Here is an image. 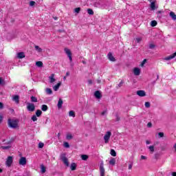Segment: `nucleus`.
Segmentation results:
<instances>
[{"mask_svg": "<svg viewBox=\"0 0 176 176\" xmlns=\"http://www.w3.org/2000/svg\"><path fill=\"white\" fill-rule=\"evenodd\" d=\"M158 135H159L160 138H163V137H164V133L160 132V133H158Z\"/></svg>", "mask_w": 176, "mask_h": 176, "instance_id": "41", "label": "nucleus"}, {"mask_svg": "<svg viewBox=\"0 0 176 176\" xmlns=\"http://www.w3.org/2000/svg\"><path fill=\"white\" fill-rule=\"evenodd\" d=\"M2 120H3V117L2 116H0V124L2 123Z\"/></svg>", "mask_w": 176, "mask_h": 176, "instance_id": "55", "label": "nucleus"}, {"mask_svg": "<svg viewBox=\"0 0 176 176\" xmlns=\"http://www.w3.org/2000/svg\"><path fill=\"white\" fill-rule=\"evenodd\" d=\"M12 101H14L16 104H20V96H19V95L14 96Z\"/></svg>", "mask_w": 176, "mask_h": 176, "instance_id": "12", "label": "nucleus"}, {"mask_svg": "<svg viewBox=\"0 0 176 176\" xmlns=\"http://www.w3.org/2000/svg\"><path fill=\"white\" fill-rule=\"evenodd\" d=\"M25 164H27V158H25V157H21L19 159V165L25 166Z\"/></svg>", "mask_w": 176, "mask_h": 176, "instance_id": "7", "label": "nucleus"}, {"mask_svg": "<svg viewBox=\"0 0 176 176\" xmlns=\"http://www.w3.org/2000/svg\"><path fill=\"white\" fill-rule=\"evenodd\" d=\"M110 155H111V156H113L115 157V156H116V151H115V150L111 149L110 151Z\"/></svg>", "mask_w": 176, "mask_h": 176, "instance_id": "33", "label": "nucleus"}, {"mask_svg": "<svg viewBox=\"0 0 176 176\" xmlns=\"http://www.w3.org/2000/svg\"><path fill=\"white\" fill-rule=\"evenodd\" d=\"M58 109H61L63 108V99L60 98L58 102Z\"/></svg>", "mask_w": 176, "mask_h": 176, "instance_id": "16", "label": "nucleus"}, {"mask_svg": "<svg viewBox=\"0 0 176 176\" xmlns=\"http://www.w3.org/2000/svg\"><path fill=\"white\" fill-rule=\"evenodd\" d=\"M67 76H69V72H67V73H66V77Z\"/></svg>", "mask_w": 176, "mask_h": 176, "instance_id": "61", "label": "nucleus"}, {"mask_svg": "<svg viewBox=\"0 0 176 176\" xmlns=\"http://www.w3.org/2000/svg\"><path fill=\"white\" fill-rule=\"evenodd\" d=\"M34 48H35V50L38 52V53H42V48L39 47V46L35 45Z\"/></svg>", "mask_w": 176, "mask_h": 176, "instance_id": "28", "label": "nucleus"}, {"mask_svg": "<svg viewBox=\"0 0 176 176\" xmlns=\"http://www.w3.org/2000/svg\"><path fill=\"white\" fill-rule=\"evenodd\" d=\"M43 146H45V144L42 143V142H39L38 143V148H40L41 149H42V148H43Z\"/></svg>", "mask_w": 176, "mask_h": 176, "instance_id": "42", "label": "nucleus"}, {"mask_svg": "<svg viewBox=\"0 0 176 176\" xmlns=\"http://www.w3.org/2000/svg\"><path fill=\"white\" fill-rule=\"evenodd\" d=\"M144 105H145L146 108H151V102H146L144 103Z\"/></svg>", "mask_w": 176, "mask_h": 176, "instance_id": "39", "label": "nucleus"}, {"mask_svg": "<svg viewBox=\"0 0 176 176\" xmlns=\"http://www.w3.org/2000/svg\"><path fill=\"white\" fill-rule=\"evenodd\" d=\"M61 86V82H58L55 86L53 87V89L54 91H57L58 89H60V87Z\"/></svg>", "mask_w": 176, "mask_h": 176, "instance_id": "17", "label": "nucleus"}, {"mask_svg": "<svg viewBox=\"0 0 176 176\" xmlns=\"http://www.w3.org/2000/svg\"><path fill=\"white\" fill-rule=\"evenodd\" d=\"M100 176H105V168H104V163L100 164Z\"/></svg>", "mask_w": 176, "mask_h": 176, "instance_id": "8", "label": "nucleus"}, {"mask_svg": "<svg viewBox=\"0 0 176 176\" xmlns=\"http://www.w3.org/2000/svg\"><path fill=\"white\" fill-rule=\"evenodd\" d=\"M41 169L42 174H45V173H46V167H45L44 164L41 165Z\"/></svg>", "mask_w": 176, "mask_h": 176, "instance_id": "24", "label": "nucleus"}, {"mask_svg": "<svg viewBox=\"0 0 176 176\" xmlns=\"http://www.w3.org/2000/svg\"><path fill=\"white\" fill-rule=\"evenodd\" d=\"M50 83H54L56 82V78H54V74H51L49 77Z\"/></svg>", "mask_w": 176, "mask_h": 176, "instance_id": "14", "label": "nucleus"}, {"mask_svg": "<svg viewBox=\"0 0 176 176\" xmlns=\"http://www.w3.org/2000/svg\"><path fill=\"white\" fill-rule=\"evenodd\" d=\"M12 142H13V141H12V140L8 141V142H7V144H12Z\"/></svg>", "mask_w": 176, "mask_h": 176, "instance_id": "62", "label": "nucleus"}, {"mask_svg": "<svg viewBox=\"0 0 176 176\" xmlns=\"http://www.w3.org/2000/svg\"><path fill=\"white\" fill-rule=\"evenodd\" d=\"M12 163H13V157L9 156L6 162V166L10 167V166H12Z\"/></svg>", "mask_w": 176, "mask_h": 176, "instance_id": "6", "label": "nucleus"}, {"mask_svg": "<svg viewBox=\"0 0 176 176\" xmlns=\"http://www.w3.org/2000/svg\"><path fill=\"white\" fill-rule=\"evenodd\" d=\"M169 15H170V17H171V19L173 20H175V21L176 20V14H175V13H174V12H170Z\"/></svg>", "mask_w": 176, "mask_h": 176, "instance_id": "21", "label": "nucleus"}, {"mask_svg": "<svg viewBox=\"0 0 176 176\" xmlns=\"http://www.w3.org/2000/svg\"><path fill=\"white\" fill-rule=\"evenodd\" d=\"M94 96L98 99L101 98V92H100V91H96L94 93Z\"/></svg>", "mask_w": 176, "mask_h": 176, "instance_id": "15", "label": "nucleus"}, {"mask_svg": "<svg viewBox=\"0 0 176 176\" xmlns=\"http://www.w3.org/2000/svg\"><path fill=\"white\" fill-rule=\"evenodd\" d=\"M35 1H31L30 2V6H34V5H35Z\"/></svg>", "mask_w": 176, "mask_h": 176, "instance_id": "49", "label": "nucleus"}, {"mask_svg": "<svg viewBox=\"0 0 176 176\" xmlns=\"http://www.w3.org/2000/svg\"><path fill=\"white\" fill-rule=\"evenodd\" d=\"M49 109V107L46 104H43L41 106V110L43 111V112H46Z\"/></svg>", "mask_w": 176, "mask_h": 176, "instance_id": "22", "label": "nucleus"}, {"mask_svg": "<svg viewBox=\"0 0 176 176\" xmlns=\"http://www.w3.org/2000/svg\"><path fill=\"white\" fill-rule=\"evenodd\" d=\"M3 109V103L0 102V110Z\"/></svg>", "mask_w": 176, "mask_h": 176, "instance_id": "53", "label": "nucleus"}, {"mask_svg": "<svg viewBox=\"0 0 176 176\" xmlns=\"http://www.w3.org/2000/svg\"><path fill=\"white\" fill-rule=\"evenodd\" d=\"M173 148H175V151H176V143L175 144Z\"/></svg>", "mask_w": 176, "mask_h": 176, "instance_id": "63", "label": "nucleus"}, {"mask_svg": "<svg viewBox=\"0 0 176 176\" xmlns=\"http://www.w3.org/2000/svg\"><path fill=\"white\" fill-rule=\"evenodd\" d=\"M63 146H65V148H69V143H68L67 142H65L63 143Z\"/></svg>", "mask_w": 176, "mask_h": 176, "instance_id": "40", "label": "nucleus"}, {"mask_svg": "<svg viewBox=\"0 0 176 176\" xmlns=\"http://www.w3.org/2000/svg\"><path fill=\"white\" fill-rule=\"evenodd\" d=\"M155 47H156V45H155V44L149 45V49H155Z\"/></svg>", "mask_w": 176, "mask_h": 176, "instance_id": "47", "label": "nucleus"}, {"mask_svg": "<svg viewBox=\"0 0 176 176\" xmlns=\"http://www.w3.org/2000/svg\"><path fill=\"white\" fill-rule=\"evenodd\" d=\"M88 83H89V85H92L93 84V80H89Z\"/></svg>", "mask_w": 176, "mask_h": 176, "instance_id": "56", "label": "nucleus"}, {"mask_svg": "<svg viewBox=\"0 0 176 176\" xmlns=\"http://www.w3.org/2000/svg\"><path fill=\"white\" fill-rule=\"evenodd\" d=\"M27 109L29 112H34L35 111V104L28 102L27 104Z\"/></svg>", "mask_w": 176, "mask_h": 176, "instance_id": "3", "label": "nucleus"}, {"mask_svg": "<svg viewBox=\"0 0 176 176\" xmlns=\"http://www.w3.org/2000/svg\"><path fill=\"white\" fill-rule=\"evenodd\" d=\"M74 138V136L71 133H67L66 135L67 140H72Z\"/></svg>", "mask_w": 176, "mask_h": 176, "instance_id": "29", "label": "nucleus"}, {"mask_svg": "<svg viewBox=\"0 0 176 176\" xmlns=\"http://www.w3.org/2000/svg\"><path fill=\"white\" fill-rule=\"evenodd\" d=\"M41 115H42V111H41L40 109L36 110V116H37V118H40Z\"/></svg>", "mask_w": 176, "mask_h": 176, "instance_id": "26", "label": "nucleus"}, {"mask_svg": "<svg viewBox=\"0 0 176 176\" xmlns=\"http://www.w3.org/2000/svg\"><path fill=\"white\" fill-rule=\"evenodd\" d=\"M145 64H146V59H144L142 60V62L141 63V67H144V65H145Z\"/></svg>", "mask_w": 176, "mask_h": 176, "instance_id": "45", "label": "nucleus"}, {"mask_svg": "<svg viewBox=\"0 0 176 176\" xmlns=\"http://www.w3.org/2000/svg\"><path fill=\"white\" fill-rule=\"evenodd\" d=\"M3 81L2 80V78H0V85H3Z\"/></svg>", "mask_w": 176, "mask_h": 176, "instance_id": "58", "label": "nucleus"}, {"mask_svg": "<svg viewBox=\"0 0 176 176\" xmlns=\"http://www.w3.org/2000/svg\"><path fill=\"white\" fill-rule=\"evenodd\" d=\"M31 120H32V122H36V120H38V118H36V115H33V116H32Z\"/></svg>", "mask_w": 176, "mask_h": 176, "instance_id": "36", "label": "nucleus"}, {"mask_svg": "<svg viewBox=\"0 0 176 176\" xmlns=\"http://www.w3.org/2000/svg\"><path fill=\"white\" fill-rule=\"evenodd\" d=\"M150 8L151 10H155V9H157V6H156V2H151V3L150 4Z\"/></svg>", "mask_w": 176, "mask_h": 176, "instance_id": "13", "label": "nucleus"}, {"mask_svg": "<svg viewBox=\"0 0 176 176\" xmlns=\"http://www.w3.org/2000/svg\"><path fill=\"white\" fill-rule=\"evenodd\" d=\"M1 149L7 150V149L10 148V146H1Z\"/></svg>", "mask_w": 176, "mask_h": 176, "instance_id": "43", "label": "nucleus"}, {"mask_svg": "<svg viewBox=\"0 0 176 176\" xmlns=\"http://www.w3.org/2000/svg\"><path fill=\"white\" fill-rule=\"evenodd\" d=\"M70 168L72 171H75L76 170V164L75 162H73L70 165Z\"/></svg>", "mask_w": 176, "mask_h": 176, "instance_id": "18", "label": "nucleus"}, {"mask_svg": "<svg viewBox=\"0 0 176 176\" xmlns=\"http://www.w3.org/2000/svg\"><path fill=\"white\" fill-rule=\"evenodd\" d=\"M142 160H146V156L145 155H141Z\"/></svg>", "mask_w": 176, "mask_h": 176, "instance_id": "51", "label": "nucleus"}, {"mask_svg": "<svg viewBox=\"0 0 176 176\" xmlns=\"http://www.w3.org/2000/svg\"><path fill=\"white\" fill-rule=\"evenodd\" d=\"M175 57H176V52L173 54L170 55L169 56H166V58H164V60L166 61H169V60H173V58H175Z\"/></svg>", "mask_w": 176, "mask_h": 176, "instance_id": "9", "label": "nucleus"}, {"mask_svg": "<svg viewBox=\"0 0 176 176\" xmlns=\"http://www.w3.org/2000/svg\"><path fill=\"white\" fill-rule=\"evenodd\" d=\"M8 126L10 127V129H18L19 120L8 119Z\"/></svg>", "mask_w": 176, "mask_h": 176, "instance_id": "1", "label": "nucleus"}, {"mask_svg": "<svg viewBox=\"0 0 176 176\" xmlns=\"http://www.w3.org/2000/svg\"><path fill=\"white\" fill-rule=\"evenodd\" d=\"M60 160L63 162L64 164L66 165L67 167L69 166V162H68V158L65 156V154L60 155Z\"/></svg>", "mask_w": 176, "mask_h": 176, "instance_id": "2", "label": "nucleus"}, {"mask_svg": "<svg viewBox=\"0 0 176 176\" xmlns=\"http://www.w3.org/2000/svg\"><path fill=\"white\" fill-rule=\"evenodd\" d=\"M146 145H149V144H151V142L149 140H146Z\"/></svg>", "mask_w": 176, "mask_h": 176, "instance_id": "57", "label": "nucleus"}, {"mask_svg": "<svg viewBox=\"0 0 176 176\" xmlns=\"http://www.w3.org/2000/svg\"><path fill=\"white\" fill-rule=\"evenodd\" d=\"M108 58L110 61H115V57H113V55H112V53L111 52L108 54Z\"/></svg>", "mask_w": 176, "mask_h": 176, "instance_id": "19", "label": "nucleus"}, {"mask_svg": "<svg viewBox=\"0 0 176 176\" xmlns=\"http://www.w3.org/2000/svg\"><path fill=\"white\" fill-rule=\"evenodd\" d=\"M148 149L150 152H151V153H153V152H155V146H148Z\"/></svg>", "mask_w": 176, "mask_h": 176, "instance_id": "34", "label": "nucleus"}, {"mask_svg": "<svg viewBox=\"0 0 176 176\" xmlns=\"http://www.w3.org/2000/svg\"><path fill=\"white\" fill-rule=\"evenodd\" d=\"M105 113H107V111H106L102 112V116L105 115Z\"/></svg>", "mask_w": 176, "mask_h": 176, "instance_id": "59", "label": "nucleus"}, {"mask_svg": "<svg viewBox=\"0 0 176 176\" xmlns=\"http://www.w3.org/2000/svg\"><path fill=\"white\" fill-rule=\"evenodd\" d=\"M87 13L88 14H91V15L94 14V12L91 10V8H89L87 10Z\"/></svg>", "mask_w": 176, "mask_h": 176, "instance_id": "37", "label": "nucleus"}, {"mask_svg": "<svg viewBox=\"0 0 176 176\" xmlns=\"http://www.w3.org/2000/svg\"><path fill=\"white\" fill-rule=\"evenodd\" d=\"M123 81H121L119 84H118V87H122V86H123Z\"/></svg>", "mask_w": 176, "mask_h": 176, "instance_id": "52", "label": "nucleus"}, {"mask_svg": "<svg viewBox=\"0 0 176 176\" xmlns=\"http://www.w3.org/2000/svg\"><path fill=\"white\" fill-rule=\"evenodd\" d=\"M46 93L47 94H53V91L50 88H47L46 89Z\"/></svg>", "mask_w": 176, "mask_h": 176, "instance_id": "31", "label": "nucleus"}, {"mask_svg": "<svg viewBox=\"0 0 176 176\" xmlns=\"http://www.w3.org/2000/svg\"><path fill=\"white\" fill-rule=\"evenodd\" d=\"M74 12L75 13H79L80 12V8H76Z\"/></svg>", "mask_w": 176, "mask_h": 176, "instance_id": "44", "label": "nucleus"}, {"mask_svg": "<svg viewBox=\"0 0 176 176\" xmlns=\"http://www.w3.org/2000/svg\"><path fill=\"white\" fill-rule=\"evenodd\" d=\"M65 53H66L67 57L69 58V61H72V52H71V50L68 48H65Z\"/></svg>", "mask_w": 176, "mask_h": 176, "instance_id": "5", "label": "nucleus"}, {"mask_svg": "<svg viewBox=\"0 0 176 176\" xmlns=\"http://www.w3.org/2000/svg\"><path fill=\"white\" fill-rule=\"evenodd\" d=\"M116 122H119V120H120V117H119V115L118 114L116 115Z\"/></svg>", "mask_w": 176, "mask_h": 176, "instance_id": "48", "label": "nucleus"}, {"mask_svg": "<svg viewBox=\"0 0 176 176\" xmlns=\"http://www.w3.org/2000/svg\"><path fill=\"white\" fill-rule=\"evenodd\" d=\"M116 163V160L115 158H111L109 161V164H111V166H115Z\"/></svg>", "mask_w": 176, "mask_h": 176, "instance_id": "23", "label": "nucleus"}, {"mask_svg": "<svg viewBox=\"0 0 176 176\" xmlns=\"http://www.w3.org/2000/svg\"><path fill=\"white\" fill-rule=\"evenodd\" d=\"M18 58H24L25 57V54H24V52H19L17 54Z\"/></svg>", "mask_w": 176, "mask_h": 176, "instance_id": "20", "label": "nucleus"}, {"mask_svg": "<svg viewBox=\"0 0 176 176\" xmlns=\"http://www.w3.org/2000/svg\"><path fill=\"white\" fill-rule=\"evenodd\" d=\"M137 95L139 96V97H145L146 94L145 93V91L140 90L137 91Z\"/></svg>", "mask_w": 176, "mask_h": 176, "instance_id": "11", "label": "nucleus"}, {"mask_svg": "<svg viewBox=\"0 0 176 176\" xmlns=\"http://www.w3.org/2000/svg\"><path fill=\"white\" fill-rule=\"evenodd\" d=\"M94 5L95 8H100L101 6V4L100 3V2H97V1L95 2Z\"/></svg>", "mask_w": 176, "mask_h": 176, "instance_id": "38", "label": "nucleus"}, {"mask_svg": "<svg viewBox=\"0 0 176 176\" xmlns=\"http://www.w3.org/2000/svg\"><path fill=\"white\" fill-rule=\"evenodd\" d=\"M133 74L135 76H139L140 74H141V70L138 67H135L133 69Z\"/></svg>", "mask_w": 176, "mask_h": 176, "instance_id": "10", "label": "nucleus"}, {"mask_svg": "<svg viewBox=\"0 0 176 176\" xmlns=\"http://www.w3.org/2000/svg\"><path fill=\"white\" fill-rule=\"evenodd\" d=\"M151 27H156V25H157V21H152L151 22Z\"/></svg>", "mask_w": 176, "mask_h": 176, "instance_id": "30", "label": "nucleus"}, {"mask_svg": "<svg viewBox=\"0 0 176 176\" xmlns=\"http://www.w3.org/2000/svg\"><path fill=\"white\" fill-rule=\"evenodd\" d=\"M141 41H142V38H141V37L137 38H136V43H140L141 42Z\"/></svg>", "mask_w": 176, "mask_h": 176, "instance_id": "46", "label": "nucleus"}, {"mask_svg": "<svg viewBox=\"0 0 176 176\" xmlns=\"http://www.w3.org/2000/svg\"><path fill=\"white\" fill-rule=\"evenodd\" d=\"M30 100H31L32 102H38V98L35 96H31Z\"/></svg>", "mask_w": 176, "mask_h": 176, "instance_id": "27", "label": "nucleus"}, {"mask_svg": "<svg viewBox=\"0 0 176 176\" xmlns=\"http://www.w3.org/2000/svg\"><path fill=\"white\" fill-rule=\"evenodd\" d=\"M111 135H112V133H111V131H107L106 133V134L104 136L105 144H108V142H109V139L111 138Z\"/></svg>", "mask_w": 176, "mask_h": 176, "instance_id": "4", "label": "nucleus"}, {"mask_svg": "<svg viewBox=\"0 0 176 176\" xmlns=\"http://www.w3.org/2000/svg\"><path fill=\"white\" fill-rule=\"evenodd\" d=\"M172 176H176V172H173V173H172Z\"/></svg>", "mask_w": 176, "mask_h": 176, "instance_id": "60", "label": "nucleus"}, {"mask_svg": "<svg viewBox=\"0 0 176 176\" xmlns=\"http://www.w3.org/2000/svg\"><path fill=\"white\" fill-rule=\"evenodd\" d=\"M82 160H87L89 159V155H81Z\"/></svg>", "mask_w": 176, "mask_h": 176, "instance_id": "32", "label": "nucleus"}, {"mask_svg": "<svg viewBox=\"0 0 176 176\" xmlns=\"http://www.w3.org/2000/svg\"><path fill=\"white\" fill-rule=\"evenodd\" d=\"M36 65L38 67V68H41V67H43V63H42V61H37Z\"/></svg>", "mask_w": 176, "mask_h": 176, "instance_id": "25", "label": "nucleus"}, {"mask_svg": "<svg viewBox=\"0 0 176 176\" xmlns=\"http://www.w3.org/2000/svg\"><path fill=\"white\" fill-rule=\"evenodd\" d=\"M147 127H148L149 129H151V127H152V122H148V124H147Z\"/></svg>", "mask_w": 176, "mask_h": 176, "instance_id": "50", "label": "nucleus"}, {"mask_svg": "<svg viewBox=\"0 0 176 176\" xmlns=\"http://www.w3.org/2000/svg\"><path fill=\"white\" fill-rule=\"evenodd\" d=\"M3 173V170H2V168H0V173Z\"/></svg>", "mask_w": 176, "mask_h": 176, "instance_id": "64", "label": "nucleus"}, {"mask_svg": "<svg viewBox=\"0 0 176 176\" xmlns=\"http://www.w3.org/2000/svg\"><path fill=\"white\" fill-rule=\"evenodd\" d=\"M131 168H133V164L129 165V170H131Z\"/></svg>", "mask_w": 176, "mask_h": 176, "instance_id": "54", "label": "nucleus"}, {"mask_svg": "<svg viewBox=\"0 0 176 176\" xmlns=\"http://www.w3.org/2000/svg\"><path fill=\"white\" fill-rule=\"evenodd\" d=\"M69 116H72V118H75V111H70L69 112Z\"/></svg>", "mask_w": 176, "mask_h": 176, "instance_id": "35", "label": "nucleus"}]
</instances>
